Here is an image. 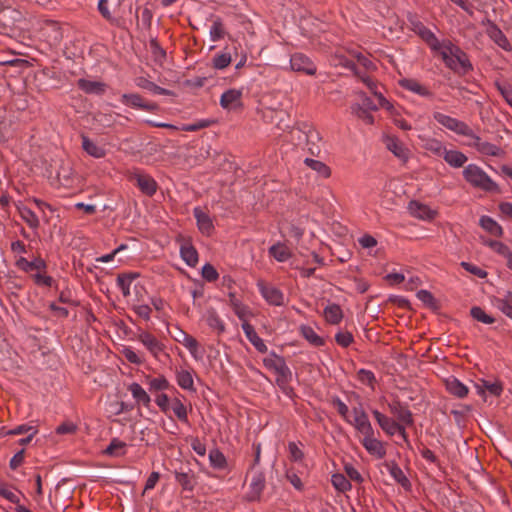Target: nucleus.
Listing matches in <instances>:
<instances>
[{"label": "nucleus", "mask_w": 512, "mask_h": 512, "mask_svg": "<svg viewBox=\"0 0 512 512\" xmlns=\"http://www.w3.org/2000/svg\"><path fill=\"white\" fill-rule=\"evenodd\" d=\"M438 51L446 67L458 75H466L473 70V65L465 51L450 40L441 42Z\"/></svg>", "instance_id": "obj_1"}, {"label": "nucleus", "mask_w": 512, "mask_h": 512, "mask_svg": "<svg viewBox=\"0 0 512 512\" xmlns=\"http://www.w3.org/2000/svg\"><path fill=\"white\" fill-rule=\"evenodd\" d=\"M464 179L473 187L499 193V186L477 165L469 164L463 170Z\"/></svg>", "instance_id": "obj_2"}, {"label": "nucleus", "mask_w": 512, "mask_h": 512, "mask_svg": "<svg viewBox=\"0 0 512 512\" xmlns=\"http://www.w3.org/2000/svg\"><path fill=\"white\" fill-rule=\"evenodd\" d=\"M263 364L268 370H273L277 374V385L285 384V382H291L292 372L287 366L284 357L277 355L274 351H271L270 357L263 359Z\"/></svg>", "instance_id": "obj_3"}, {"label": "nucleus", "mask_w": 512, "mask_h": 512, "mask_svg": "<svg viewBox=\"0 0 512 512\" xmlns=\"http://www.w3.org/2000/svg\"><path fill=\"white\" fill-rule=\"evenodd\" d=\"M410 29L417 34L432 51H440L441 42L436 35L427 28L416 16L409 17Z\"/></svg>", "instance_id": "obj_4"}, {"label": "nucleus", "mask_w": 512, "mask_h": 512, "mask_svg": "<svg viewBox=\"0 0 512 512\" xmlns=\"http://www.w3.org/2000/svg\"><path fill=\"white\" fill-rule=\"evenodd\" d=\"M433 118L442 126L455 132L458 135L474 136L473 130L463 121L453 118L441 112H435Z\"/></svg>", "instance_id": "obj_5"}, {"label": "nucleus", "mask_w": 512, "mask_h": 512, "mask_svg": "<svg viewBox=\"0 0 512 512\" xmlns=\"http://www.w3.org/2000/svg\"><path fill=\"white\" fill-rule=\"evenodd\" d=\"M290 66L293 71L301 72L307 75H315L317 71L316 65L309 57L302 53H295L291 56Z\"/></svg>", "instance_id": "obj_6"}, {"label": "nucleus", "mask_w": 512, "mask_h": 512, "mask_svg": "<svg viewBox=\"0 0 512 512\" xmlns=\"http://www.w3.org/2000/svg\"><path fill=\"white\" fill-rule=\"evenodd\" d=\"M130 180L135 181L139 190L147 196H153L157 191V182L148 174L134 172L131 174Z\"/></svg>", "instance_id": "obj_7"}, {"label": "nucleus", "mask_w": 512, "mask_h": 512, "mask_svg": "<svg viewBox=\"0 0 512 512\" xmlns=\"http://www.w3.org/2000/svg\"><path fill=\"white\" fill-rule=\"evenodd\" d=\"M389 411L397 418V422L403 423L407 426H412L414 423L413 414L400 400L396 399L388 403Z\"/></svg>", "instance_id": "obj_8"}, {"label": "nucleus", "mask_w": 512, "mask_h": 512, "mask_svg": "<svg viewBox=\"0 0 512 512\" xmlns=\"http://www.w3.org/2000/svg\"><path fill=\"white\" fill-rule=\"evenodd\" d=\"M486 34L495 44H497L503 50H505V51L512 50V46H511L508 38L505 36V34L502 32V30L498 27V25L489 19H487Z\"/></svg>", "instance_id": "obj_9"}, {"label": "nucleus", "mask_w": 512, "mask_h": 512, "mask_svg": "<svg viewBox=\"0 0 512 512\" xmlns=\"http://www.w3.org/2000/svg\"><path fill=\"white\" fill-rule=\"evenodd\" d=\"M121 101L125 105L150 112L157 111L159 109V105L157 103L145 102L143 97L137 93L123 94Z\"/></svg>", "instance_id": "obj_10"}, {"label": "nucleus", "mask_w": 512, "mask_h": 512, "mask_svg": "<svg viewBox=\"0 0 512 512\" xmlns=\"http://www.w3.org/2000/svg\"><path fill=\"white\" fill-rule=\"evenodd\" d=\"M259 291L263 298L271 305L280 306L283 304V293L278 288L267 285L263 281L257 283Z\"/></svg>", "instance_id": "obj_11"}, {"label": "nucleus", "mask_w": 512, "mask_h": 512, "mask_svg": "<svg viewBox=\"0 0 512 512\" xmlns=\"http://www.w3.org/2000/svg\"><path fill=\"white\" fill-rule=\"evenodd\" d=\"M265 488V476L263 472L257 471L253 474L250 482V490L246 499L250 502L259 501Z\"/></svg>", "instance_id": "obj_12"}, {"label": "nucleus", "mask_w": 512, "mask_h": 512, "mask_svg": "<svg viewBox=\"0 0 512 512\" xmlns=\"http://www.w3.org/2000/svg\"><path fill=\"white\" fill-rule=\"evenodd\" d=\"M242 91L238 89H228L220 98V105L227 110L237 109L242 107Z\"/></svg>", "instance_id": "obj_13"}, {"label": "nucleus", "mask_w": 512, "mask_h": 512, "mask_svg": "<svg viewBox=\"0 0 512 512\" xmlns=\"http://www.w3.org/2000/svg\"><path fill=\"white\" fill-rule=\"evenodd\" d=\"M386 148L391 151L397 158L406 162L409 157V150L395 136H386L384 138Z\"/></svg>", "instance_id": "obj_14"}, {"label": "nucleus", "mask_w": 512, "mask_h": 512, "mask_svg": "<svg viewBox=\"0 0 512 512\" xmlns=\"http://www.w3.org/2000/svg\"><path fill=\"white\" fill-rule=\"evenodd\" d=\"M398 84L403 89L411 91V92L418 94L422 97H426V98L433 97V93L426 86L422 85L416 79L403 78L398 81Z\"/></svg>", "instance_id": "obj_15"}, {"label": "nucleus", "mask_w": 512, "mask_h": 512, "mask_svg": "<svg viewBox=\"0 0 512 512\" xmlns=\"http://www.w3.org/2000/svg\"><path fill=\"white\" fill-rule=\"evenodd\" d=\"M361 443L369 454L376 456L378 459L385 457L386 449L384 444L380 440L376 439L374 435L363 437Z\"/></svg>", "instance_id": "obj_16"}, {"label": "nucleus", "mask_w": 512, "mask_h": 512, "mask_svg": "<svg viewBox=\"0 0 512 512\" xmlns=\"http://www.w3.org/2000/svg\"><path fill=\"white\" fill-rule=\"evenodd\" d=\"M384 465L387 467L391 477L398 484H400L404 490H406V491L411 490L412 484H411L410 480L406 477L403 470L400 468V466L395 461H387V462H385Z\"/></svg>", "instance_id": "obj_17"}, {"label": "nucleus", "mask_w": 512, "mask_h": 512, "mask_svg": "<svg viewBox=\"0 0 512 512\" xmlns=\"http://www.w3.org/2000/svg\"><path fill=\"white\" fill-rule=\"evenodd\" d=\"M474 140L472 146L481 154L487 156H500L503 151L500 147L490 142L482 141L479 136L474 133V136H470Z\"/></svg>", "instance_id": "obj_18"}, {"label": "nucleus", "mask_w": 512, "mask_h": 512, "mask_svg": "<svg viewBox=\"0 0 512 512\" xmlns=\"http://www.w3.org/2000/svg\"><path fill=\"white\" fill-rule=\"evenodd\" d=\"M409 209L414 217L421 220H433L437 215L435 210H432L429 206L417 201H411L409 203Z\"/></svg>", "instance_id": "obj_19"}, {"label": "nucleus", "mask_w": 512, "mask_h": 512, "mask_svg": "<svg viewBox=\"0 0 512 512\" xmlns=\"http://www.w3.org/2000/svg\"><path fill=\"white\" fill-rule=\"evenodd\" d=\"M372 414L377 421L380 428L389 436L396 434V428H398L399 422L382 414L378 410H373Z\"/></svg>", "instance_id": "obj_20"}, {"label": "nucleus", "mask_w": 512, "mask_h": 512, "mask_svg": "<svg viewBox=\"0 0 512 512\" xmlns=\"http://www.w3.org/2000/svg\"><path fill=\"white\" fill-rule=\"evenodd\" d=\"M242 329L248 338V340L251 342V344L255 347V349L260 353H266L268 348L264 341L258 336L256 333L254 327L247 321H244L242 323Z\"/></svg>", "instance_id": "obj_21"}, {"label": "nucleus", "mask_w": 512, "mask_h": 512, "mask_svg": "<svg viewBox=\"0 0 512 512\" xmlns=\"http://www.w3.org/2000/svg\"><path fill=\"white\" fill-rule=\"evenodd\" d=\"M193 215L197 221L198 229L206 235H210L214 230L213 222L210 216L205 213L200 207L193 209Z\"/></svg>", "instance_id": "obj_22"}, {"label": "nucleus", "mask_w": 512, "mask_h": 512, "mask_svg": "<svg viewBox=\"0 0 512 512\" xmlns=\"http://www.w3.org/2000/svg\"><path fill=\"white\" fill-rule=\"evenodd\" d=\"M445 386L451 395L460 399L466 397L469 391L468 387L454 376H450L445 380Z\"/></svg>", "instance_id": "obj_23"}, {"label": "nucleus", "mask_w": 512, "mask_h": 512, "mask_svg": "<svg viewBox=\"0 0 512 512\" xmlns=\"http://www.w3.org/2000/svg\"><path fill=\"white\" fill-rule=\"evenodd\" d=\"M15 264L20 270L24 272H30L33 270L45 271L47 268L45 260L41 257H37L32 261H29L24 257H20Z\"/></svg>", "instance_id": "obj_24"}, {"label": "nucleus", "mask_w": 512, "mask_h": 512, "mask_svg": "<svg viewBox=\"0 0 512 512\" xmlns=\"http://www.w3.org/2000/svg\"><path fill=\"white\" fill-rule=\"evenodd\" d=\"M79 89L87 94L102 95L106 90V84L100 81H91L81 78L77 81Z\"/></svg>", "instance_id": "obj_25"}, {"label": "nucleus", "mask_w": 512, "mask_h": 512, "mask_svg": "<svg viewBox=\"0 0 512 512\" xmlns=\"http://www.w3.org/2000/svg\"><path fill=\"white\" fill-rule=\"evenodd\" d=\"M136 84L138 87L148 90V91L152 92L153 94L175 96V93L172 90L162 88V87L158 86L157 84H155L154 82H152L144 77L137 78Z\"/></svg>", "instance_id": "obj_26"}, {"label": "nucleus", "mask_w": 512, "mask_h": 512, "mask_svg": "<svg viewBox=\"0 0 512 512\" xmlns=\"http://www.w3.org/2000/svg\"><path fill=\"white\" fill-rule=\"evenodd\" d=\"M128 390L131 392L133 398L137 402V404H142L143 406L149 408L151 404V398L149 394L142 388L139 383L133 382L129 385Z\"/></svg>", "instance_id": "obj_27"}, {"label": "nucleus", "mask_w": 512, "mask_h": 512, "mask_svg": "<svg viewBox=\"0 0 512 512\" xmlns=\"http://www.w3.org/2000/svg\"><path fill=\"white\" fill-rule=\"evenodd\" d=\"M482 385L476 384L475 387L477 389V393L481 396L485 394V390H487L493 396L499 397L503 392V384L501 381L497 380L495 382H490L488 380H481Z\"/></svg>", "instance_id": "obj_28"}, {"label": "nucleus", "mask_w": 512, "mask_h": 512, "mask_svg": "<svg viewBox=\"0 0 512 512\" xmlns=\"http://www.w3.org/2000/svg\"><path fill=\"white\" fill-rule=\"evenodd\" d=\"M444 160L452 167L460 168L468 160L467 156L457 150H445L443 156Z\"/></svg>", "instance_id": "obj_29"}, {"label": "nucleus", "mask_w": 512, "mask_h": 512, "mask_svg": "<svg viewBox=\"0 0 512 512\" xmlns=\"http://www.w3.org/2000/svg\"><path fill=\"white\" fill-rule=\"evenodd\" d=\"M139 340L154 355H157L163 350V345L148 332H142L139 335Z\"/></svg>", "instance_id": "obj_30"}, {"label": "nucleus", "mask_w": 512, "mask_h": 512, "mask_svg": "<svg viewBox=\"0 0 512 512\" xmlns=\"http://www.w3.org/2000/svg\"><path fill=\"white\" fill-rule=\"evenodd\" d=\"M82 148L87 154L94 158L99 159L106 155V150L103 147L98 146L96 143L91 141L89 137L84 135L82 136Z\"/></svg>", "instance_id": "obj_31"}, {"label": "nucleus", "mask_w": 512, "mask_h": 512, "mask_svg": "<svg viewBox=\"0 0 512 512\" xmlns=\"http://www.w3.org/2000/svg\"><path fill=\"white\" fill-rule=\"evenodd\" d=\"M269 255L278 262H285L291 257L290 249L283 243L277 242L269 248Z\"/></svg>", "instance_id": "obj_32"}, {"label": "nucleus", "mask_w": 512, "mask_h": 512, "mask_svg": "<svg viewBox=\"0 0 512 512\" xmlns=\"http://www.w3.org/2000/svg\"><path fill=\"white\" fill-rule=\"evenodd\" d=\"M324 317L330 324H339L343 318V312L340 305L333 303L326 306L324 309Z\"/></svg>", "instance_id": "obj_33"}, {"label": "nucleus", "mask_w": 512, "mask_h": 512, "mask_svg": "<svg viewBox=\"0 0 512 512\" xmlns=\"http://www.w3.org/2000/svg\"><path fill=\"white\" fill-rule=\"evenodd\" d=\"M480 226L493 236L501 237L503 234L502 227L491 217L482 216L479 220Z\"/></svg>", "instance_id": "obj_34"}, {"label": "nucleus", "mask_w": 512, "mask_h": 512, "mask_svg": "<svg viewBox=\"0 0 512 512\" xmlns=\"http://www.w3.org/2000/svg\"><path fill=\"white\" fill-rule=\"evenodd\" d=\"M180 255L183 261L190 267H194L198 263V252L190 244H185L181 246Z\"/></svg>", "instance_id": "obj_35"}, {"label": "nucleus", "mask_w": 512, "mask_h": 512, "mask_svg": "<svg viewBox=\"0 0 512 512\" xmlns=\"http://www.w3.org/2000/svg\"><path fill=\"white\" fill-rule=\"evenodd\" d=\"M300 333L311 345L315 347L323 346L325 343L324 339L308 325H302L300 327Z\"/></svg>", "instance_id": "obj_36"}, {"label": "nucleus", "mask_w": 512, "mask_h": 512, "mask_svg": "<svg viewBox=\"0 0 512 512\" xmlns=\"http://www.w3.org/2000/svg\"><path fill=\"white\" fill-rule=\"evenodd\" d=\"M494 305L503 314L512 319V292H506V294L502 298H495Z\"/></svg>", "instance_id": "obj_37"}, {"label": "nucleus", "mask_w": 512, "mask_h": 512, "mask_svg": "<svg viewBox=\"0 0 512 512\" xmlns=\"http://www.w3.org/2000/svg\"><path fill=\"white\" fill-rule=\"evenodd\" d=\"M138 277L137 273H122L117 276V286L121 289L123 296L130 295V285Z\"/></svg>", "instance_id": "obj_38"}, {"label": "nucleus", "mask_w": 512, "mask_h": 512, "mask_svg": "<svg viewBox=\"0 0 512 512\" xmlns=\"http://www.w3.org/2000/svg\"><path fill=\"white\" fill-rule=\"evenodd\" d=\"M177 384L185 390L195 391L192 374L188 370H179L176 372Z\"/></svg>", "instance_id": "obj_39"}, {"label": "nucleus", "mask_w": 512, "mask_h": 512, "mask_svg": "<svg viewBox=\"0 0 512 512\" xmlns=\"http://www.w3.org/2000/svg\"><path fill=\"white\" fill-rule=\"evenodd\" d=\"M304 163L312 170L316 171L323 178H328L331 175V169L323 162L312 158H306Z\"/></svg>", "instance_id": "obj_40"}, {"label": "nucleus", "mask_w": 512, "mask_h": 512, "mask_svg": "<svg viewBox=\"0 0 512 512\" xmlns=\"http://www.w3.org/2000/svg\"><path fill=\"white\" fill-rule=\"evenodd\" d=\"M485 246L490 247L492 250H494L499 255L506 258V260L509 258V255L512 254L509 247L504 244L503 242L492 240V239H485L482 242Z\"/></svg>", "instance_id": "obj_41"}, {"label": "nucleus", "mask_w": 512, "mask_h": 512, "mask_svg": "<svg viewBox=\"0 0 512 512\" xmlns=\"http://www.w3.org/2000/svg\"><path fill=\"white\" fill-rule=\"evenodd\" d=\"M206 321L208 326L216 330L218 334H221L225 331V324L214 309H211L207 312Z\"/></svg>", "instance_id": "obj_42"}, {"label": "nucleus", "mask_w": 512, "mask_h": 512, "mask_svg": "<svg viewBox=\"0 0 512 512\" xmlns=\"http://www.w3.org/2000/svg\"><path fill=\"white\" fill-rule=\"evenodd\" d=\"M176 481L181 485L183 490L192 491L195 486V479L192 473L188 472H176L175 473Z\"/></svg>", "instance_id": "obj_43"}, {"label": "nucleus", "mask_w": 512, "mask_h": 512, "mask_svg": "<svg viewBox=\"0 0 512 512\" xmlns=\"http://www.w3.org/2000/svg\"><path fill=\"white\" fill-rule=\"evenodd\" d=\"M350 423L353 424L356 430L363 434L364 437L368 435H374V429L369 421L368 415L364 418L355 419Z\"/></svg>", "instance_id": "obj_44"}, {"label": "nucleus", "mask_w": 512, "mask_h": 512, "mask_svg": "<svg viewBox=\"0 0 512 512\" xmlns=\"http://www.w3.org/2000/svg\"><path fill=\"white\" fill-rule=\"evenodd\" d=\"M19 212L21 215V218L27 223V225L32 228L36 229L39 227V219L37 215L28 207L24 206L22 208H19Z\"/></svg>", "instance_id": "obj_45"}, {"label": "nucleus", "mask_w": 512, "mask_h": 512, "mask_svg": "<svg viewBox=\"0 0 512 512\" xmlns=\"http://www.w3.org/2000/svg\"><path fill=\"white\" fill-rule=\"evenodd\" d=\"M331 483L336 490L339 492H346L351 489L352 485L350 481L340 473L333 474L331 477Z\"/></svg>", "instance_id": "obj_46"}, {"label": "nucleus", "mask_w": 512, "mask_h": 512, "mask_svg": "<svg viewBox=\"0 0 512 512\" xmlns=\"http://www.w3.org/2000/svg\"><path fill=\"white\" fill-rule=\"evenodd\" d=\"M125 447H126L125 442L121 441L118 438H113L110 441V444L107 446V448L105 449L104 452H105V454L110 455V456H120L125 453L124 452Z\"/></svg>", "instance_id": "obj_47"}, {"label": "nucleus", "mask_w": 512, "mask_h": 512, "mask_svg": "<svg viewBox=\"0 0 512 512\" xmlns=\"http://www.w3.org/2000/svg\"><path fill=\"white\" fill-rule=\"evenodd\" d=\"M211 466L216 469H224L227 465L224 454L219 449H212L209 453Z\"/></svg>", "instance_id": "obj_48"}, {"label": "nucleus", "mask_w": 512, "mask_h": 512, "mask_svg": "<svg viewBox=\"0 0 512 512\" xmlns=\"http://www.w3.org/2000/svg\"><path fill=\"white\" fill-rule=\"evenodd\" d=\"M470 315L477 321L484 324H493L496 320L491 315H488L481 307L473 306L470 309Z\"/></svg>", "instance_id": "obj_49"}, {"label": "nucleus", "mask_w": 512, "mask_h": 512, "mask_svg": "<svg viewBox=\"0 0 512 512\" xmlns=\"http://www.w3.org/2000/svg\"><path fill=\"white\" fill-rule=\"evenodd\" d=\"M149 45L154 61L162 64L166 59V51L160 46L159 42L155 38L150 40Z\"/></svg>", "instance_id": "obj_50"}, {"label": "nucleus", "mask_w": 512, "mask_h": 512, "mask_svg": "<svg viewBox=\"0 0 512 512\" xmlns=\"http://www.w3.org/2000/svg\"><path fill=\"white\" fill-rule=\"evenodd\" d=\"M225 36V30L223 27V22L220 17H217L210 28V38L212 41L216 42L223 39Z\"/></svg>", "instance_id": "obj_51"}, {"label": "nucleus", "mask_w": 512, "mask_h": 512, "mask_svg": "<svg viewBox=\"0 0 512 512\" xmlns=\"http://www.w3.org/2000/svg\"><path fill=\"white\" fill-rule=\"evenodd\" d=\"M229 298L235 314L240 320H243L244 322L248 314V308L240 303V301L236 298L235 293L229 292Z\"/></svg>", "instance_id": "obj_52"}, {"label": "nucleus", "mask_w": 512, "mask_h": 512, "mask_svg": "<svg viewBox=\"0 0 512 512\" xmlns=\"http://www.w3.org/2000/svg\"><path fill=\"white\" fill-rule=\"evenodd\" d=\"M172 409L176 417L183 423L188 424V413L184 404L178 399L175 398L172 401Z\"/></svg>", "instance_id": "obj_53"}, {"label": "nucleus", "mask_w": 512, "mask_h": 512, "mask_svg": "<svg viewBox=\"0 0 512 512\" xmlns=\"http://www.w3.org/2000/svg\"><path fill=\"white\" fill-rule=\"evenodd\" d=\"M417 298L433 310H437L439 308L437 300L428 290H419L417 292Z\"/></svg>", "instance_id": "obj_54"}, {"label": "nucleus", "mask_w": 512, "mask_h": 512, "mask_svg": "<svg viewBox=\"0 0 512 512\" xmlns=\"http://www.w3.org/2000/svg\"><path fill=\"white\" fill-rule=\"evenodd\" d=\"M351 110L358 118L364 120L368 124H373L374 118L367 108L360 104H353L351 106Z\"/></svg>", "instance_id": "obj_55"}, {"label": "nucleus", "mask_w": 512, "mask_h": 512, "mask_svg": "<svg viewBox=\"0 0 512 512\" xmlns=\"http://www.w3.org/2000/svg\"><path fill=\"white\" fill-rule=\"evenodd\" d=\"M214 123H215L214 120L202 119V120H199V121H197L195 123L184 124L180 128V130L186 131V132H194V131H198V130H201V129H204V128H208L211 125H213Z\"/></svg>", "instance_id": "obj_56"}, {"label": "nucleus", "mask_w": 512, "mask_h": 512, "mask_svg": "<svg viewBox=\"0 0 512 512\" xmlns=\"http://www.w3.org/2000/svg\"><path fill=\"white\" fill-rule=\"evenodd\" d=\"M148 385L149 391H164L170 387L168 380L164 376L149 379Z\"/></svg>", "instance_id": "obj_57"}, {"label": "nucleus", "mask_w": 512, "mask_h": 512, "mask_svg": "<svg viewBox=\"0 0 512 512\" xmlns=\"http://www.w3.org/2000/svg\"><path fill=\"white\" fill-rule=\"evenodd\" d=\"M212 63L215 69H224L231 63V55L230 53L217 54L213 57Z\"/></svg>", "instance_id": "obj_58"}, {"label": "nucleus", "mask_w": 512, "mask_h": 512, "mask_svg": "<svg viewBox=\"0 0 512 512\" xmlns=\"http://www.w3.org/2000/svg\"><path fill=\"white\" fill-rule=\"evenodd\" d=\"M425 149L434 153L437 156H443L446 148L443 146V144L436 139H429L425 143Z\"/></svg>", "instance_id": "obj_59"}, {"label": "nucleus", "mask_w": 512, "mask_h": 512, "mask_svg": "<svg viewBox=\"0 0 512 512\" xmlns=\"http://www.w3.org/2000/svg\"><path fill=\"white\" fill-rule=\"evenodd\" d=\"M365 85L368 87V89L378 98L379 104L381 106H385L389 104V102L384 98V96L381 93H378L376 91L377 84L371 79L370 77H365L362 79Z\"/></svg>", "instance_id": "obj_60"}, {"label": "nucleus", "mask_w": 512, "mask_h": 512, "mask_svg": "<svg viewBox=\"0 0 512 512\" xmlns=\"http://www.w3.org/2000/svg\"><path fill=\"white\" fill-rule=\"evenodd\" d=\"M358 380L364 384L374 387L376 383V377L370 370L360 369L357 373Z\"/></svg>", "instance_id": "obj_61"}, {"label": "nucleus", "mask_w": 512, "mask_h": 512, "mask_svg": "<svg viewBox=\"0 0 512 512\" xmlns=\"http://www.w3.org/2000/svg\"><path fill=\"white\" fill-rule=\"evenodd\" d=\"M202 277L208 282H214L218 279L219 274L212 264L206 263L202 267Z\"/></svg>", "instance_id": "obj_62"}, {"label": "nucleus", "mask_w": 512, "mask_h": 512, "mask_svg": "<svg viewBox=\"0 0 512 512\" xmlns=\"http://www.w3.org/2000/svg\"><path fill=\"white\" fill-rule=\"evenodd\" d=\"M174 339L180 343H182L189 351L192 355H194L198 349V342L197 340L192 337L191 335H188V336H184V340H181L179 337L177 336H173Z\"/></svg>", "instance_id": "obj_63"}, {"label": "nucleus", "mask_w": 512, "mask_h": 512, "mask_svg": "<svg viewBox=\"0 0 512 512\" xmlns=\"http://www.w3.org/2000/svg\"><path fill=\"white\" fill-rule=\"evenodd\" d=\"M335 341L338 345L346 348L354 341V338L353 335L348 331L338 332L335 335Z\"/></svg>", "instance_id": "obj_64"}]
</instances>
